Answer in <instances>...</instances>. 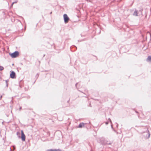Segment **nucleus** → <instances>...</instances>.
I'll list each match as a JSON object with an SVG mask.
<instances>
[{
    "label": "nucleus",
    "instance_id": "nucleus-25",
    "mask_svg": "<svg viewBox=\"0 0 151 151\" xmlns=\"http://www.w3.org/2000/svg\"><path fill=\"white\" fill-rule=\"evenodd\" d=\"M19 86L21 88V86L20 85H19Z\"/></svg>",
    "mask_w": 151,
    "mask_h": 151
},
{
    "label": "nucleus",
    "instance_id": "nucleus-16",
    "mask_svg": "<svg viewBox=\"0 0 151 151\" xmlns=\"http://www.w3.org/2000/svg\"><path fill=\"white\" fill-rule=\"evenodd\" d=\"M108 123H109L108 122H106V123H105V124L106 125L108 124Z\"/></svg>",
    "mask_w": 151,
    "mask_h": 151
},
{
    "label": "nucleus",
    "instance_id": "nucleus-19",
    "mask_svg": "<svg viewBox=\"0 0 151 151\" xmlns=\"http://www.w3.org/2000/svg\"><path fill=\"white\" fill-rule=\"evenodd\" d=\"M74 47L75 48V50H76L77 49V47L75 46H74Z\"/></svg>",
    "mask_w": 151,
    "mask_h": 151
},
{
    "label": "nucleus",
    "instance_id": "nucleus-1",
    "mask_svg": "<svg viewBox=\"0 0 151 151\" xmlns=\"http://www.w3.org/2000/svg\"><path fill=\"white\" fill-rule=\"evenodd\" d=\"M98 142L101 145H105L106 143V142L104 138L101 137L99 138L97 140Z\"/></svg>",
    "mask_w": 151,
    "mask_h": 151
},
{
    "label": "nucleus",
    "instance_id": "nucleus-11",
    "mask_svg": "<svg viewBox=\"0 0 151 151\" xmlns=\"http://www.w3.org/2000/svg\"><path fill=\"white\" fill-rule=\"evenodd\" d=\"M4 69V68L2 66H0V71H2Z\"/></svg>",
    "mask_w": 151,
    "mask_h": 151
},
{
    "label": "nucleus",
    "instance_id": "nucleus-7",
    "mask_svg": "<svg viewBox=\"0 0 151 151\" xmlns=\"http://www.w3.org/2000/svg\"><path fill=\"white\" fill-rule=\"evenodd\" d=\"M85 124L83 122H81L80 123L79 125L78 126V127L79 128H81L83 127L84 126V125Z\"/></svg>",
    "mask_w": 151,
    "mask_h": 151
},
{
    "label": "nucleus",
    "instance_id": "nucleus-26",
    "mask_svg": "<svg viewBox=\"0 0 151 151\" xmlns=\"http://www.w3.org/2000/svg\"><path fill=\"white\" fill-rule=\"evenodd\" d=\"M1 79V76H0V79Z\"/></svg>",
    "mask_w": 151,
    "mask_h": 151
},
{
    "label": "nucleus",
    "instance_id": "nucleus-10",
    "mask_svg": "<svg viewBox=\"0 0 151 151\" xmlns=\"http://www.w3.org/2000/svg\"><path fill=\"white\" fill-rule=\"evenodd\" d=\"M9 81V80H5V82L6 83V86L7 88L8 87V82Z\"/></svg>",
    "mask_w": 151,
    "mask_h": 151
},
{
    "label": "nucleus",
    "instance_id": "nucleus-17",
    "mask_svg": "<svg viewBox=\"0 0 151 151\" xmlns=\"http://www.w3.org/2000/svg\"><path fill=\"white\" fill-rule=\"evenodd\" d=\"M21 109H22V107H20L19 109V111H20Z\"/></svg>",
    "mask_w": 151,
    "mask_h": 151
},
{
    "label": "nucleus",
    "instance_id": "nucleus-20",
    "mask_svg": "<svg viewBox=\"0 0 151 151\" xmlns=\"http://www.w3.org/2000/svg\"><path fill=\"white\" fill-rule=\"evenodd\" d=\"M22 29V30H24V31H25V30L26 29Z\"/></svg>",
    "mask_w": 151,
    "mask_h": 151
},
{
    "label": "nucleus",
    "instance_id": "nucleus-23",
    "mask_svg": "<svg viewBox=\"0 0 151 151\" xmlns=\"http://www.w3.org/2000/svg\"><path fill=\"white\" fill-rule=\"evenodd\" d=\"M111 128H113V126H112V125H111Z\"/></svg>",
    "mask_w": 151,
    "mask_h": 151
},
{
    "label": "nucleus",
    "instance_id": "nucleus-18",
    "mask_svg": "<svg viewBox=\"0 0 151 151\" xmlns=\"http://www.w3.org/2000/svg\"><path fill=\"white\" fill-rule=\"evenodd\" d=\"M78 84V83H76V84H75V86H76V87H77V85Z\"/></svg>",
    "mask_w": 151,
    "mask_h": 151
},
{
    "label": "nucleus",
    "instance_id": "nucleus-2",
    "mask_svg": "<svg viewBox=\"0 0 151 151\" xmlns=\"http://www.w3.org/2000/svg\"><path fill=\"white\" fill-rule=\"evenodd\" d=\"M19 52L18 51H15L13 53H9V55L11 56L12 58H15L17 57L19 55Z\"/></svg>",
    "mask_w": 151,
    "mask_h": 151
},
{
    "label": "nucleus",
    "instance_id": "nucleus-5",
    "mask_svg": "<svg viewBox=\"0 0 151 151\" xmlns=\"http://www.w3.org/2000/svg\"><path fill=\"white\" fill-rule=\"evenodd\" d=\"M21 138L23 141H24L25 140L26 137L22 130L21 131Z\"/></svg>",
    "mask_w": 151,
    "mask_h": 151
},
{
    "label": "nucleus",
    "instance_id": "nucleus-12",
    "mask_svg": "<svg viewBox=\"0 0 151 151\" xmlns=\"http://www.w3.org/2000/svg\"><path fill=\"white\" fill-rule=\"evenodd\" d=\"M112 143V142H106V144L107 145H111Z\"/></svg>",
    "mask_w": 151,
    "mask_h": 151
},
{
    "label": "nucleus",
    "instance_id": "nucleus-14",
    "mask_svg": "<svg viewBox=\"0 0 151 151\" xmlns=\"http://www.w3.org/2000/svg\"><path fill=\"white\" fill-rule=\"evenodd\" d=\"M148 132H149L148 133V137H147L148 138H149L150 137V134L149 131H148Z\"/></svg>",
    "mask_w": 151,
    "mask_h": 151
},
{
    "label": "nucleus",
    "instance_id": "nucleus-3",
    "mask_svg": "<svg viewBox=\"0 0 151 151\" xmlns=\"http://www.w3.org/2000/svg\"><path fill=\"white\" fill-rule=\"evenodd\" d=\"M10 77L12 79H15L16 78L15 73L13 71H10Z\"/></svg>",
    "mask_w": 151,
    "mask_h": 151
},
{
    "label": "nucleus",
    "instance_id": "nucleus-8",
    "mask_svg": "<svg viewBox=\"0 0 151 151\" xmlns=\"http://www.w3.org/2000/svg\"><path fill=\"white\" fill-rule=\"evenodd\" d=\"M101 29H95L96 30V34H100L101 32Z\"/></svg>",
    "mask_w": 151,
    "mask_h": 151
},
{
    "label": "nucleus",
    "instance_id": "nucleus-13",
    "mask_svg": "<svg viewBox=\"0 0 151 151\" xmlns=\"http://www.w3.org/2000/svg\"><path fill=\"white\" fill-rule=\"evenodd\" d=\"M134 15H135L136 16H137V12H135L134 13Z\"/></svg>",
    "mask_w": 151,
    "mask_h": 151
},
{
    "label": "nucleus",
    "instance_id": "nucleus-22",
    "mask_svg": "<svg viewBox=\"0 0 151 151\" xmlns=\"http://www.w3.org/2000/svg\"><path fill=\"white\" fill-rule=\"evenodd\" d=\"M135 112H136V113H138V111H135Z\"/></svg>",
    "mask_w": 151,
    "mask_h": 151
},
{
    "label": "nucleus",
    "instance_id": "nucleus-6",
    "mask_svg": "<svg viewBox=\"0 0 151 151\" xmlns=\"http://www.w3.org/2000/svg\"><path fill=\"white\" fill-rule=\"evenodd\" d=\"M47 151H62L60 149H50L47 150Z\"/></svg>",
    "mask_w": 151,
    "mask_h": 151
},
{
    "label": "nucleus",
    "instance_id": "nucleus-27",
    "mask_svg": "<svg viewBox=\"0 0 151 151\" xmlns=\"http://www.w3.org/2000/svg\"><path fill=\"white\" fill-rule=\"evenodd\" d=\"M2 96H1L0 97V99H1V98Z\"/></svg>",
    "mask_w": 151,
    "mask_h": 151
},
{
    "label": "nucleus",
    "instance_id": "nucleus-9",
    "mask_svg": "<svg viewBox=\"0 0 151 151\" xmlns=\"http://www.w3.org/2000/svg\"><path fill=\"white\" fill-rule=\"evenodd\" d=\"M147 60H148L149 62H151V55L149 56L147 59Z\"/></svg>",
    "mask_w": 151,
    "mask_h": 151
},
{
    "label": "nucleus",
    "instance_id": "nucleus-4",
    "mask_svg": "<svg viewBox=\"0 0 151 151\" xmlns=\"http://www.w3.org/2000/svg\"><path fill=\"white\" fill-rule=\"evenodd\" d=\"M63 18L65 22V23H67L68 22L70 19L69 18V17H68L67 15L66 14H64Z\"/></svg>",
    "mask_w": 151,
    "mask_h": 151
},
{
    "label": "nucleus",
    "instance_id": "nucleus-15",
    "mask_svg": "<svg viewBox=\"0 0 151 151\" xmlns=\"http://www.w3.org/2000/svg\"><path fill=\"white\" fill-rule=\"evenodd\" d=\"M109 121H110V122L111 123H112V122L111 121V119L110 118H109Z\"/></svg>",
    "mask_w": 151,
    "mask_h": 151
},
{
    "label": "nucleus",
    "instance_id": "nucleus-28",
    "mask_svg": "<svg viewBox=\"0 0 151 151\" xmlns=\"http://www.w3.org/2000/svg\"><path fill=\"white\" fill-rule=\"evenodd\" d=\"M118 125V124H117V126Z\"/></svg>",
    "mask_w": 151,
    "mask_h": 151
},
{
    "label": "nucleus",
    "instance_id": "nucleus-21",
    "mask_svg": "<svg viewBox=\"0 0 151 151\" xmlns=\"http://www.w3.org/2000/svg\"><path fill=\"white\" fill-rule=\"evenodd\" d=\"M91 106V104H89V106Z\"/></svg>",
    "mask_w": 151,
    "mask_h": 151
},
{
    "label": "nucleus",
    "instance_id": "nucleus-24",
    "mask_svg": "<svg viewBox=\"0 0 151 151\" xmlns=\"http://www.w3.org/2000/svg\"><path fill=\"white\" fill-rule=\"evenodd\" d=\"M14 4V3H12V5L13 4Z\"/></svg>",
    "mask_w": 151,
    "mask_h": 151
}]
</instances>
